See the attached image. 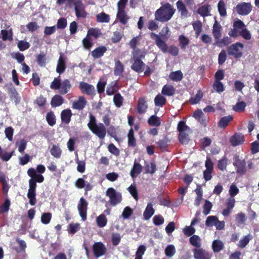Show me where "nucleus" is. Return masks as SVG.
I'll use <instances>...</instances> for the list:
<instances>
[{"instance_id":"obj_40","label":"nucleus","mask_w":259,"mask_h":259,"mask_svg":"<svg viewBox=\"0 0 259 259\" xmlns=\"http://www.w3.org/2000/svg\"><path fill=\"white\" fill-rule=\"evenodd\" d=\"M212 247L214 252H219L224 248V245L221 240H214L212 242Z\"/></svg>"},{"instance_id":"obj_64","label":"nucleus","mask_w":259,"mask_h":259,"mask_svg":"<svg viewBox=\"0 0 259 259\" xmlns=\"http://www.w3.org/2000/svg\"><path fill=\"white\" fill-rule=\"evenodd\" d=\"M212 87L214 91L219 93H222L225 91L224 84L221 81H214Z\"/></svg>"},{"instance_id":"obj_62","label":"nucleus","mask_w":259,"mask_h":259,"mask_svg":"<svg viewBox=\"0 0 259 259\" xmlns=\"http://www.w3.org/2000/svg\"><path fill=\"white\" fill-rule=\"evenodd\" d=\"M146 248L143 245L139 246L136 252L135 259H143V255L146 251Z\"/></svg>"},{"instance_id":"obj_12","label":"nucleus","mask_w":259,"mask_h":259,"mask_svg":"<svg viewBox=\"0 0 259 259\" xmlns=\"http://www.w3.org/2000/svg\"><path fill=\"white\" fill-rule=\"evenodd\" d=\"M233 28L229 30L228 34L232 37H236L239 35V30L245 27L244 22L240 19L235 21L233 24Z\"/></svg>"},{"instance_id":"obj_28","label":"nucleus","mask_w":259,"mask_h":259,"mask_svg":"<svg viewBox=\"0 0 259 259\" xmlns=\"http://www.w3.org/2000/svg\"><path fill=\"white\" fill-rule=\"evenodd\" d=\"M51 155L56 158H60L61 156L62 151L59 144H54L50 149Z\"/></svg>"},{"instance_id":"obj_16","label":"nucleus","mask_w":259,"mask_h":259,"mask_svg":"<svg viewBox=\"0 0 259 259\" xmlns=\"http://www.w3.org/2000/svg\"><path fill=\"white\" fill-rule=\"evenodd\" d=\"M27 175L31 179L36 183H42L44 181V177L41 174H37L36 170L33 168H29L27 171Z\"/></svg>"},{"instance_id":"obj_25","label":"nucleus","mask_w":259,"mask_h":259,"mask_svg":"<svg viewBox=\"0 0 259 259\" xmlns=\"http://www.w3.org/2000/svg\"><path fill=\"white\" fill-rule=\"evenodd\" d=\"M106 51L107 48L106 47H99L92 51L91 55L94 59L99 58L104 55Z\"/></svg>"},{"instance_id":"obj_41","label":"nucleus","mask_w":259,"mask_h":259,"mask_svg":"<svg viewBox=\"0 0 259 259\" xmlns=\"http://www.w3.org/2000/svg\"><path fill=\"white\" fill-rule=\"evenodd\" d=\"M179 46L182 50H185L186 47L189 44L190 40L189 38L184 35H181L179 36Z\"/></svg>"},{"instance_id":"obj_1","label":"nucleus","mask_w":259,"mask_h":259,"mask_svg":"<svg viewBox=\"0 0 259 259\" xmlns=\"http://www.w3.org/2000/svg\"><path fill=\"white\" fill-rule=\"evenodd\" d=\"M176 12L172 6L166 3L156 10L155 13V19L159 22H165L169 21Z\"/></svg>"},{"instance_id":"obj_6","label":"nucleus","mask_w":259,"mask_h":259,"mask_svg":"<svg viewBox=\"0 0 259 259\" xmlns=\"http://www.w3.org/2000/svg\"><path fill=\"white\" fill-rule=\"evenodd\" d=\"M106 195L109 197L110 199V203L112 206H115L120 203L122 200L121 194L119 192H116V190L113 188H109L106 192Z\"/></svg>"},{"instance_id":"obj_5","label":"nucleus","mask_w":259,"mask_h":259,"mask_svg":"<svg viewBox=\"0 0 259 259\" xmlns=\"http://www.w3.org/2000/svg\"><path fill=\"white\" fill-rule=\"evenodd\" d=\"M233 164L234 166L236 172L240 175H244L246 172V163L244 159L240 158L238 155H234Z\"/></svg>"},{"instance_id":"obj_54","label":"nucleus","mask_w":259,"mask_h":259,"mask_svg":"<svg viewBox=\"0 0 259 259\" xmlns=\"http://www.w3.org/2000/svg\"><path fill=\"white\" fill-rule=\"evenodd\" d=\"M148 123L150 125L155 126H158L161 124L160 118L155 115L151 116L148 120Z\"/></svg>"},{"instance_id":"obj_44","label":"nucleus","mask_w":259,"mask_h":259,"mask_svg":"<svg viewBox=\"0 0 259 259\" xmlns=\"http://www.w3.org/2000/svg\"><path fill=\"white\" fill-rule=\"evenodd\" d=\"M252 238V236L250 234H248L243 237L240 240L238 243V247L241 248H244Z\"/></svg>"},{"instance_id":"obj_7","label":"nucleus","mask_w":259,"mask_h":259,"mask_svg":"<svg viewBox=\"0 0 259 259\" xmlns=\"http://www.w3.org/2000/svg\"><path fill=\"white\" fill-rule=\"evenodd\" d=\"M29 183V189L27 196L29 199V204L31 206H34L36 203V188L37 187L36 183L33 181L31 179L28 181Z\"/></svg>"},{"instance_id":"obj_37","label":"nucleus","mask_w":259,"mask_h":259,"mask_svg":"<svg viewBox=\"0 0 259 259\" xmlns=\"http://www.w3.org/2000/svg\"><path fill=\"white\" fill-rule=\"evenodd\" d=\"M231 39L228 36H225L222 39L218 38L215 40L214 45H217L219 47H223L227 46L231 43Z\"/></svg>"},{"instance_id":"obj_23","label":"nucleus","mask_w":259,"mask_h":259,"mask_svg":"<svg viewBox=\"0 0 259 259\" xmlns=\"http://www.w3.org/2000/svg\"><path fill=\"white\" fill-rule=\"evenodd\" d=\"M116 17L119 21L123 25L126 24L130 19L125 10H118Z\"/></svg>"},{"instance_id":"obj_13","label":"nucleus","mask_w":259,"mask_h":259,"mask_svg":"<svg viewBox=\"0 0 259 259\" xmlns=\"http://www.w3.org/2000/svg\"><path fill=\"white\" fill-rule=\"evenodd\" d=\"M236 9L238 14L247 15L251 12L252 6L249 3H241L236 6Z\"/></svg>"},{"instance_id":"obj_11","label":"nucleus","mask_w":259,"mask_h":259,"mask_svg":"<svg viewBox=\"0 0 259 259\" xmlns=\"http://www.w3.org/2000/svg\"><path fill=\"white\" fill-rule=\"evenodd\" d=\"M88 205V203L86 200L83 197L80 198L77 205V209L79 215L83 221L87 220Z\"/></svg>"},{"instance_id":"obj_42","label":"nucleus","mask_w":259,"mask_h":259,"mask_svg":"<svg viewBox=\"0 0 259 259\" xmlns=\"http://www.w3.org/2000/svg\"><path fill=\"white\" fill-rule=\"evenodd\" d=\"M132 55V59H142L145 58L146 53L137 48L133 50Z\"/></svg>"},{"instance_id":"obj_4","label":"nucleus","mask_w":259,"mask_h":259,"mask_svg":"<svg viewBox=\"0 0 259 259\" xmlns=\"http://www.w3.org/2000/svg\"><path fill=\"white\" fill-rule=\"evenodd\" d=\"M244 45L240 42H236L231 45L227 48L228 54L229 56L234 57L235 59H239L243 56V49Z\"/></svg>"},{"instance_id":"obj_38","label":"nucleus","mask_w":259,"mask_h":259,"mask_svg":"<svg viewBox=\"0 0 259 259\" xmlns=\"http://www.w3.org/2000/svg\"><path fill=\"white\" fill-rule=\"evenodd\" d=\"M203 94L201 90H199L194 97H191L189 99V102L192 105H195L198 104L202 99Z\"/></svg>"},{"instance_id":"obj_26","label":"nucleus","mask_w":259,"mask_h":259,"mask_svg":"<svg viewBox=\"0 0 259 259\" xmlns=\"http://www.w3.org/2000/svg\"><path fill=\"white\" fill-rule=\"evenodd\" d=\"M71 88L70 81L68 79H65L61 83V88L59 89V93L61 95L67 94Z\"/></svg>"},{"instance_id":"obj_21","label":"nucleus","mask_w":259,"mask_h":259,"mask_svg":"<svg viewBox=\"0 0 259 259\" xmlns=\"http://www.w3.org/2000/svg\"><path fill=\"white\" fill-rule=\"evenodd\" d=\"M87 103V100L83 96H79L78 100L73 102L72 108L78 110H81L84 108Z\"/></svg>"},{"instance_id":"obj_52","label":"nucleus","mask_w":259,"mask_h":259,"mask_svg":"<svg viewBox=\"0 0 259 259\" xmlns=\"http://www.w3.org/2000/svg\"><path fill=\"white\" fill-rule=\"evenodd\" d=\"M166 102V98L160 94L157 95L154 99V103L156 106L162 107Z\"/></svg>"},{"instance_id":"obj_31","label":"nucleus","mask_w":259,"mask_h":259,"mask_svg":"<svg viewBox=\"0 0 259 259\" xmlns=\"http://www.w3.org/2000/svg\"><path fill=\"white\" fill-rule=\"evenodd\" d=\"M63 103V98L60 95H55L52 98L51 105L53 107H56L61 106Z\"/></svg>"},{"instance_id":"obj_56","label":"nucleus","mask_w":259,"mask_h":259,"mask_svg":"<svg viewBox=\"0 0 259 259\" xmlns=\"http://www.w3.org/2000/svg\"><path fill=\"white\" fill-rule=\"evenodd\" d=\"M46 54L42 53L38 54L36 56V62L39 66L40 67H45L46 65Z\"/></svg>"},{"instance_id":"obj_24","label":"nucleus","mask_w":259,"mask_h":259,"mask_svg":"<svg viewBox=\"0 0 259 259\" xmlns=\"http://www.w3.org/2000/svg\"><path fill=\"white\" fill-rule=\"evenodd\" d=\"M176 89L171 84H165L162 89L161 94L167 96H172L175 94Z\"/></svg>"},{"instance_id":"obj_51","label":"nucleus","mask_w":259,"mask_h":259,"mask_svg":"<svg viewBox=\"0 0 259 259\" xmlns=\"http://www.w3.org/2000/svg\"><path fill=\"white\" fill-rule=\"evenodd\" d=\"M246 220V215L243 212H240L235 215V221L237 226L244 224Z\"/></svg>"},{"instance_id":"obj_60","label":"nucleus","mask_w":259,"mask_h":259,"mask_svg":"<svg viewBox=\"0 0 259 259\" xmlns=\"http://www.w3.org/2000/svg\"><path fill=\"white\" fill-rule=\"evenodd\" d=\"M52 217L51 212H44L41 214L40 220L42 224L47 225L50 223Z\"/></svg>"},{"instance_id":"obj_8","label":"nucleus","mask_w":259,"mask_h":259,"mask_svg":"<svg viewBox=\"0 0 259 259\" xmlns=\"http://www.w3.org/2000/svg\"><path fill=\"white\" fill-rule=\"evenodd\" d=\"M75 15L78 18H85L88 15L85 6L81 0H75L73 2Z\"/></svg>"},{"instance_id":"obj_19","label":"nucleus","mask_w":259,"mask_h":259,"mask_svg":"<svg viewBox=\"0 0 259 259\" xmlns=\"http://www.w3.org/2000/svg\"><path fill=\"white\" fill-rule=\"evenodd\" d=\"M72 113L70 109L63 110L61 112V119L62 122L68 124L71 121Z\"/></svg>"},{"instance_id":"obj_33","label":"nucleus","mask_w":259,"mask_h":259,"mask_svg":"<svg viewBox=\"0 0 259 259\" xmlns=\"http://www.w3.org/2000/svg\"><path fill=\"white\" fill-rule=\"evenodd\" d=\"M177 9L182 16L187 17L188 14L186 6L182 1H178L176 3Z\"/></svg>"},{"instance_id":"obj_14","label":"nucleus","mask_w":259,"mask_h":259,"mask_svg":"<svg viewBox=\"0 0 259 259\" xmlns=\"http://www.w3.org/2000/svg\"><path fill=\"white\" fill-rule=\"evenodd\" d=\"M150 36L151 38L155 40L156 45L163 53H165L167 52V45L165 42L161 38L159 35L152 32Z\"/></svg>"},{"instance_id":"obj_59","label":"nucleus","mask_w":259,"mask_h":259,"mask_svg":"<svg viewBox=\"0 0 259 259\" xmlns=\"http://www.w3.org/2000/svg\"><path fill=\"white\" fill-rule=\"evenodd\" d=\"M175 253L176 248L172 244L168 245L165 249V255L169 257H171L174 256Z\"/></svg>"},{"instance_id":"obj_43","label":"nucleus","mask_w":259,"mask_h":259,"mask_svg":"<svg viewBox=\"0 0 259 259\" xmlns=\"http://www.w3.org/2000/svg\"><path fill=\"white\" fill-rule=\"evenodd\" d=\"M218 10L221 16L225 17L227 15V11L225 3L220 0L218 4Z\"/></svg>"},{"instance_id":"obj_18","label":"nucleus","mask_w":259,"mask_h":259,"mask_svg":"<svg viewBox=\"0 0 259 259\" xmlns=\"http://www.w3.org/2000/svg\"><path fill=\"white\" fill-rule=\"evenodd\" d=\"M230 142L233 146L240 145L244 142V136L241 133H236L231 137Z\"/></svg>"},{"instance_id":"obj_29","label":"nucleus","mask_w":259,"mask_h":259,"mask_svg":"<svg viewBox=\"0 0 259 259\" xmlns=\"http://www.w3.org/2000/svg\"><path fill=\"white\" fill-rule=\"evenodd\" d=\"M232 115H228L221 118L218 122V126L222 128H225L233 120Z\"/></svg>"},{"instance_id":"obj_17","label":"nucleus","mask_w":259,"mask_h":259,"mask_svg":"<svg viewBox=\"0 0 259 259\" xmlns=\"http://www.w3.org/2000/svg\"><path fill=\"white\" fill-rule=\"evenodd\" d=\"M133 63L131 65V69L136 72L140 73L144 70L146 64L142 60V59H138V58L132 59Z\"/></svg>"},{"instance_id":"obj_9","label":"nucleus","mask_w":259,"mask_h":259,"mask_svg":"<svg viewBox=\"0 0 259 259\" xmlns=\"http://www.w3.org/2000/svg\"><path fill=\"white\" fill-rule=\"evenodd\" d=\"M92 249L94 256L98 258L106 254L107 248L102 242H96L94 243Z\"/></svg>"},{"instance_id":"obj_45","label":"nucleus","mask_w":259,"mask_h":259,"mask_svg":"<svg viewBox=\"0 0 259 259\" xmlns=\"http://www.w3.org/2000/svg\"><path fill=\"white\" fill-rule=\"evenodd\" d=\"M46 120L48 124L51 126H54L56 124V116L53 111H51L47 113Z\"/></svg>"},{"instance_id":"obj_55","label":"nucleus","mask_w":259,"mask_h":259,"mask_svg":"<svg viewBox=\"0 0 259 259\" xmlns=\"http://www.w3.org/2000/svg\"><path fill=\"white\" fill-rule=\"evenodd\" d=\"M228 159L226 156H224L218 161V167L222 171L226 170L227 166Z\"/></svg>"},{"instance_id":"obj_48","label":"nucleus","mask_w":259,"mask_h":259,"mask_svg":"<svg viewBox=\"0 0 259 259\" xmlns=\"http://www.w3.org/2000/svg\"><path fill=\"white\" fill-rule=\"evenodd\" d=\"M194 30L195 32V37H198L202 31V24L200 21H196L192 23Z\"/></svg>"},{"instance_id":"obj_3","label":"nucleus","mask_w":259,"mask_h":259,"mask_svg":"<svg viewBox=\"0 0 259 259\" xmlns=\"http://www.w3.org/2000/svg\"><path fill=\"white\" fill-rule=\"evenodd\" d=\"M177 130L179 132L178 137L179 142L182 145L188 144L190 139L189 135L186 132L190 131V128L185 121H180L178 124Z\"/></svg>"},{"instance_id":"obj_53","label":"nucleus","mask_w":259,"mask_h":259,"mask_svg":"<svg viewBox=\"0 0 259 259\" xmlns=\"http://www.w3.org/2000/svg\"><path fill=\"white\" fill-rule=\"evenodd\" d=\"M97 225L100 228L105 227L107 223V219L104 214L99 215L96 219Z\"/></svg>"},{"instance_id":"obj_47","label":"nucleus","mask_w":259,"mask_h":259,"mask_svg":"<svg viewBox=\"0 0 259 259\" xmlns=\"http://www.w3.org/2000/svg\"><path fill=\"white\" fill-rule=\"evenodd\" d=\"M97 21L101 23H108L110 21V16L104 12H101L96 16Z\"/></svg>"},{"instance_id":"obj_34","label":"nucleus","mask_w":259,"mask_h":259,"mask_svg":"<svg viewBox=\"0 0 259 259\" xmlns=\"http://www.w3.org/2000/svg\"><path fill=\"white\" fill-rule=\"evenodd\" d=\"M127 144L129 147H135L136 146V140L134 136V131L132 128L128 131L127 134Z\"/></svg>"},{"instance_id":"obj_58","label":"nucleus","mask_w":259,"mask_h":259,"mask_svg":"<svg viewBox=\"0 0 259 259\" xmlns=\"http://www.w3.org/2000/svg\"><path fill=\"white\" fill-rule=\"evenodd\" d=\"M246 106V103L244 101L237 102L235 106H233V109L237 112H243Z\"/></svg>"},{"instance_id":"obj_61","label":"nucleus","mask_w":259,"mask_h":259,"mask_svg":"<svg viewBox=\"0 0 259 259\" xmlns=\"http://www.w3.org/2000/svg\"><path fill=\"white\" fill-rule=\"evenodd\" d=\"M11 202L8 199H6L4 203L0 206V214L7 212L10 209Z\"/></svg>"},{"instance_id":"obj_46","label":"nucleus","mask_w":259,"mask_h":259,"mask_svg":"<svg viewBox=\"0 0 259 259\" xmlns=\"http://www.w3.org/2000/svg\"><path fill=\"white\" fill-rule=\"evenodd\" d=\"M113 102L117 108H119L123 105V98L119 93H116L113 97Z\"/></svg>"},{"instance_id":"obj_15","label":"nucleus","mask_w":259,"mask_h":259,"mask_svg":"<svg viewBox=\"0 0 259 259\" xmlns=\"http://www.w3.org/2000/svg\"><path fill=\"white\" fill-rule=\"evenodd\" d=\"M193 253L195 259H210L211 257L208 251L200 247L194 249Z\"/></svg>"},{"instance_id":"obj_39","label":"nucleus","mask_w":259,"mask_h":259,"mask_svg":"<svg viewBox=\"0 0 259 259\" xmlns=\"http://www.w3.org/2000/svg\"><path fill=\"white\" fill-rule=\"evenodd\" d=\"M210 6L208 5H204L200 7L198 10L197 13L201 16L204 17L210 15Z\"/></svg>"},{"instance_id":"obj_63","label":"nucleus","mask_w":259,"mask_h":259,"mask_svg":"<svg viewBox=\"0 0 259 259\" xmlns=\"http://www.w3.org/2000/svg\"><path fill=\"white\" fill-rule=\"evenodd\" d=\"M218 221V217L215 215L208 216L205 221V225L207 227H212L215 226L216 222Z\"/></svg>"},{"instance_id":"obj_49","label":"nucleus","mask_w":259,"mask_h":259,"mask_svg":"<svg viewBox=\"0 0 259 259\" xmlns=\"http://www.w3.org/2000/svg\"><path fill=\"white\" fill-rule=\"evenodd\" d=\"M169 142V140L167 137H164L162 139L159 140L157 143V145L158 147L162 151H164L166 149L168 146V143Z\"/></svg>"},{"instance_id":"obj_57","label":"nucleus","mask_w":259,"mask_h":259,"mask_svg":"<svg viewBox=\"0 0 259 259\" xmlns=\"http://www.w3.org/2000/svg\"><path fill=\"white\" fill-rule=\"evenodd\" d=\"M61 78L59 76L57 77L54 78L53 81L51 83L50 88L53 90H59L61 88Z\"/></svg>"},{"instance_id":"obj_50","label":"nucleus","mask_w":259,"mask_h":259,"mask_svg":"<svg viewBox=\"0 0 259 259\" xmlns=\"http://www.w3.org/2000/svg\"><path fill=\"white\" fill-rule=\"evenodd\" d=\"M200 237L196 235H192L189 239L190 244L196 248L200 247Z\"/></svg>"},{"instance_id":"obj_32","label":"nucleus","mask_w":259,"mask_h":259,"mask_svg":"<svg viewBox=\"0 0 259 259\" xmlns=\"http://www.w3.org/2000/svg\"><path fill=\"white\" fill-rule=\"evenodd\" d=\"M142 170V165L140 163L135 162L133 167L130 171L131 177L133 178H136L141 172Z\"/></svg>"},{"instance_id":"obj_30","label":"nucleus","mask_w":259,"mask_h":259,"mask_svg":"<svg viewBox=\"0 0 259 259\" xmlns=\"http://www.w3.org/2000/svg\"><path fill=\"white\" fill-rule=\"evenodd\" d=\"M147 105L145 98H140L138 102L137 110L140 114L144 113L146 112L147 109Z\"/></svg>"},{"instance_id":"obj_20","label":"nucleus","mask_w":259,"mask_h":259,"mask_svg":"<svg viewBox=\"0 0 259 259\" xmlns=\"http://www.w3.org/2000/svg\"><path fill=\"white\" fill-rule=\"evenodd\" d=\"M222 27L221 24L215 21L212 26V33L214 38V41L220 38L222 35Z\"/></svg>"},{"instance_id":"obj_36","label":"nucleus","mask_w":259,"mask_h":259,"mask_svg":"<svg viewBox=\"0 0 259 259\" xmlns=\"http://www.w3.org/2000/svg\"><path fill=\"white\" fill-rule=\"evenodd\" d=\"M124 71V66L121 62L117 60L115 63L114 73L116 76H121Z\"/></svg>"},{"instance_id":"obj_10","label":"nucleus","mask_w":259,"mask_h":259,"mask_svg":"<svg viewBox=\"0 0 259 259\" xmlns=\"http://www.w3.org/2000/svg\"><path fill=\"white\" fill-rule=\"evenodd\" d=\"M78 87L81 93L83 94L90 96L96 95V90L95 87L92 84L81 81L79 82Z\"/></svg>"},{"instance_id":"obj_2","label":"nucleus","mask_w":259,"mask_h":259,"mask_svg":"<svg viewBox=\"0 0 259 259\" xmlns=\"http://www.w3.org/2000/svg\"><path fill=\"white\" fill-rule=\"evenodd\" d=\"M88 126L99 138L103 139L105 138L106 135L105 126L102 123L97 124L96 118L92 114L90 115V122L88 123Z\"/></svg>"},{"instance_id":"obj_22","label":"nucleus","mask_w":259,"mask_h":259,"mask_svg":"<svg viewBox=\"0 0 259 259\" xmlns=\"http://www.w3.org/2000/svg\"><path fill=\"white\" fill-rule=\"evenodd\" d=\"M65 60L66 59L64 58L63 55L61 53L56 68V72L60 74L63 73L66 69Z\"/></svg>"},{"instance_id":"obj_35","label":"nucleus","mask_w":259,"mask_h":259,"mask_svg":"<svg viewBox=\"0 0 259 259\" xmlns=\"http://www.w3.org/2000/svg\"><path fill=\"white\" fill-rule=\"evenodd\" d=\"M169 78L174 81H180L183 78V74L181 70L172 71L169 75Z\"/></svg>"},{"instance_id":"obj_27","label":"nucleus","mask_w":259,"mask_h":259,"mask_svg":"<svg viewBox=\"0 0 259 259\" xmlns=\"http://www.w3.org/2000/svg\"><path fill=\"white\" fill-rule=\"evenodd\" d=\"M154 212L155 210L153 207L152 203H148L143 213L144 219L145 220H149L154 214Z\"/></svg>"}]
</instances>
